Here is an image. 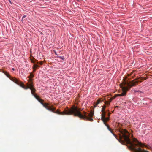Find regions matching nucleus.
<instances>
[{"mask_svg": "<svg viewBox=\"0 0 152 152\" xmlns=\"http://www.w3.org/2000/svg\"><path fill=\"white\" fill-rule=\"evenodd\" d=\"M108 130L122 144L128 145V148L133 152H142V144L135 138H133L131 141L129 138L130 134L126 129L120 130L118 137L114 133L110 128Z\"/></svg>", "mask_w": 152, "mask_h": 152, "instance_id": "nucleus-1", "label": "nucleus"}, {"mask_svg": "<svg viewBox=\"0 0 152 152\" xmlns=\"http://www.w3.org/2000/svg\"><path fill=\"white\" fill-rule=\"evenodd\" d=\"M48 108L46 109L47 110L55 113L61 115H73L74 116H78L80 118L84 120H88L91 121H93V119L92 118L94 115V113L93 112L91 111L90 113L88 114V115H87V113L85 111H83V113H81L80 111V109L77 107L74 106L72 107L70 109H65L62 112L59 111L58 110L55 111V108L53 107V105L50 106L49 105H48Z\"/></svg>", "mask_w": 152, "mask_h": 152, "instance_id": "nucleus-2", "label": "nucleus"}, {"mask_svg": "<svg viewBox=\"0 0 152 152\" xmlns=\"http://www.w3.org/2000/svg\"><path fill=\"white\" fill-rule=\"evenodd\" d=\"M142 78H138L137 80H133L129 83L127 82L125 80H124L123 82L120 84V86L121 88L122 92L120 94H118L114 97H111L109 99V101H105L104 103L107 105H109L112 100L114 99L117 96H122L126 95L127 91L131 87L135 86L137 83L142 82Z\"/></svg>", "mask_w": 152, "mask_h": 152, "instance_id": "nucleus-3", "label": "nucleus"}, {"mask_svg": "<svg viewBox=\"0 0 152 152\" xmlns=\"http://www.w3.org/2000/svg\"><path fill=\"white\" fill-rule=\"evenodd\" d=\"M12 80L15 83L20 86L24 89H27L28 88L30 89L31 91V93L33 95L36 94H35L36 90L35 89L33 88V85L31 79H30L31 83H27L26 84V86H25L23 83L21 82L18 79H16L15 78H13V79Z\"/></svg>", "mask_w": 152, "mask_h": 152, "instance_id": "nucleus-4", "label": "nucleus"}, {"mask_svg": "<svg viewBox=\"0 0 152 152\" xmlns=\"http://www.w3.org/2000/svg\"><path fill=\"white\" fill-rule=\"evenodd\" d=\"M36 98V99L44 107H45L46 109H47V108H48V105H49V104L48 103H43L42 102L44 101L42 99H40L39 97V96L37 94H35V95H33Z\"/></svg>", "mask_w": 152, "mask_h": 152, "instance_id": "nucleus-5", "label": "nucleus"}, {"mask_svg": "<svg viewBox=\"0 0 152 152\" xmlns=\"http://www.w3.org/2000/svg\"><path fill=\"white\" fill-rule=\"evenodd\" d=\"M101 119L103 121L104 124L105 125H106V122L109 119V118H105V113H102L101 114Z\"/></svg>", "mask_w": 152, "mask_h": 152, "instance_id": "nucleus-6", "label": "nucleus"}, {"mask_svg": "<svg viewBox=\"0 0 152 152\" xmlns=\"http://www.w3.org/2000/svg\"><path fill=\"white\" fill-rule=\"evenodd\" d=\"M3 72L8 77L10 78L12 80L13 79V78H15L16 79H17L16 78L13 77H11L9 74L6 72L5 71H3Z\"/></svg>", "mask_w": 152, "mask_h": 152, "instance_id": "nucleus-7", "label": "nucleus"}, {"mask_svg": "<svg viewBox=\"0 0 152 152\" xmlns=\"http://www.w3.org/2000/svg\"><path fill=\"white\" fill-rule=\"evenodd\" d=\"M103 101V100H101V99H98L96 103L94 105V107H96L97 105L99 104L101 101Z\"/></svg>", "mask_w": 152, "mask_h": 152, "instance_id": "nucleus-8", "label": "nucleus"}, {"mask_svg": "<svg viewBox=\"0 0 152 152\" xmlns=\"http://www.w3.org/2000/svg\"><path fill=\"white\" fill-rule=\"evenodd\" d=\"M34 77V75L33 74H32V73H30V75L28 77L29 78V79L28 80V81L29 82V83H31V82L30 80V79H31L32 80V79H31V78L33 77Z\"/></svg>", "mask_w": 152, "mask_h": 152, "instance_id": "nucleus-9", "label": "nucleus"}, {"mask_svg": "<svg viewBox=\"0 0 152 152\" xmlns=\"http://www.w3.org/2000/svg\"><path fill=\"white\" fill-rule=\"evenodd\" d=\"M38 62L37 64H34V66L33 67V69H34L37 68L39 67V66L38 65Z\"/></svg>", "mask_w": 152, "mask_h": 152, "instance_id": "nucleus-10", "label": "nucleus"}, {"mask_svg": "<svg viewBox=\"0 0 152 152\" xmlns=\"http://www.w3.org/2000/svg\"><path fill=\"white\" fill-rule=\"evenodd\" d=\"M105 106H103V108H102V111H101L102 112V113H105L104 112V110H105Z\"/></svg>", "mask_w": 152, "mask_h": 152, "instance_id": "nucleus-11", "label": "nucleus"}, {"mask_svg": "<svg viewBox=\"0 0 152 152\" xmlns=\"http://www.w3.org/2000/svg\"><path fill=\"white\" fill-rule=\"evenodd\" d=\"M143 147H146V148H148L149 149L150 148V147L148 145H146L145 143H143Z\"/></svg>", "mask_w": 152, "mask_h": 152, "instance_id": "nucleus-12", "label": "nucleus"}, {"mask_svg": "<svg viewBox=\"0 0 152 152\" xmlns=\"http://www.w3.org/2000/svg\"><path fill=\"white\" fill-rule=\"evenodd\" d=\"M106 126H107V128L108 129H110V127L109 126H108V125L106 124V125H105Z\"/></svg>", "mask_w": 152, "mask_h": 152, "instance_id": "nucleus-13", "label": "nucleus"}, {"mask_svg": "<svg viewBox=\"0 0 152 152\" xmlns=\"http://www.w3.org/2000/svg\"><path fill=\"white\" fill-rule=\"evenodd\" d=\"M145 75H144V76L143 75V77H144ZM143 80L146 79V78H145V77H143Z\"/></svg>", "mask_w": 152, "mask_h": 152, "instance_id": "nucleus-14", "label": "nucleus"}, {"mask_svg": "<svg viewBox=\"0 0 152 152\" xmlns=\"http://www.w3.org/2000/svg\"><path fill=\"white\" fill-rule=\"evenodd\" d=\"M60 58H61V59L63 60L64 58V57H60Z\"/></svg>", "mask_w": 152, "mask_h": 152, "instance_id": "nucleus-15", "label": "nucleus"}, {"mask_svg": "<svg viewBox=\"0 0 152 152\" xmlns=\"http://www.w3.org/2000/svg\"><path fill=\"white\" fill-rule=\"evenodd\" d=\"M31 61L32 63H35L34 61V60H33L32 59H31Z\"/></svg>", "mask_w": 152, "mask_h": 152, "instance_id": "nucleus-16", "label": "nucleus"}, {"mask_svg": "<svg viewBox=\"0 0 152 152\" xmlns=\"http://www.w3.org/2000/svg\"><path fill=\"white\" fill-rule=\"evenodd\" d=\"M31 61L32 63H35L34 61V60H33L32 59H31Z\"/></svg>", "mask_w": 152, "mask_h": 152, "instance_id": "nucleus-17", "label": "nucleus"}, {"mask_svg": "<svg viewBox=\"0 0 152 152\" xmlns=\"http://www.w3.org/2000/svg\"><path fill=\"white\" fill-rule=\"evenodd\" d=\"M42 62H40V63H39V64H40V65H42Z\"/></svg>", "mask_w": 152, "mask_h": 152, "instance_id": "nucleus-18", "label": "nucleus"}, {"mask_svg": "<svg viewBox=\"0 0 152 152\" xmlns=\"http://www.w3.org/2000/svg\"><path fill=\"white\" fill-rule=\"evenodd\" d=\"M26 17V15H24L23 16V17H22V19H23L24 18Z\"/></svg>", "mask_w": 152, "mask_h": 152, "instance_id": "nucleus-19", "label": "nucleus"}, {"mask_svg": "<svg viewBox=\"0 0 152 152\" xmlns=\"http://www.w3.org/2000/svg\"><path fill=\"white\" fill-rule=\"evenodd\" d=\"M35 69H34L33 72H35Z\"/></svg>", "mask_w": 152, "mask_h": 152, "instance_id": "nucleus-20", "label": "nucleus"}, {"mask_svg": "<svg viewBox=\"0 0 152 152\" xmlns=\"http://www.w3.org/2000/svg\"><path fill=\"white\" fill-rule=\"evenodd\" d=\"M138 91H137L136 90H134V92H138Z\"/></svg>", "mask_w": 152, "mask_h": 152, "instance_id": "nucleus-21", "label": "nucleus"}, {"mask_svg": "<svg viewBox=\"0 0 152 152\" xmlns=\"http://www.w3.org/2000/svg\"><path fill=\"white\" fill-rule=\"evenodd\" d=\"M110 113H109V114H108V116H110Z\"/></svg>", "mask_w": 152, "mask_h": 152, "instance_id": "nucleus-22", "label": "nucleus"}, {"mask_svg": "<svg viewBox=\"0 0 152 152\" xmlns=\"http://www.w3.org/2000/svg\"><path fill=\"white\" fill-rule=\"evenodd\" d=\"M13 69V70H14V69L13 68V69Z\"/></svg>", "mask_w": 152, "mask_h": 152, "instance_id": "nucleus-23", "label": "nucleus"}]
</instances>
